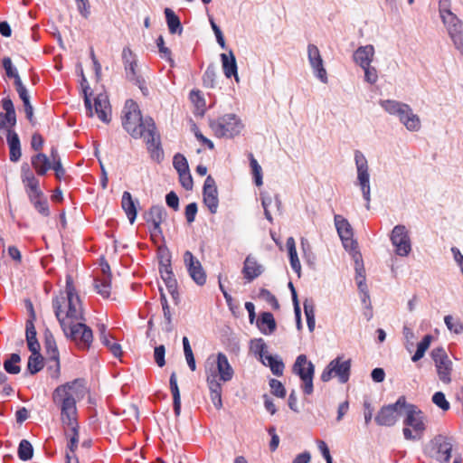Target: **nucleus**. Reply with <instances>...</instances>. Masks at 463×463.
<instances>
[{
    "label": "nucleus",
    "instance_id": "a211bd4d",
    "mask_svg": "<svg viewBox=\"0 0 463 463\" xmlns=\"http://www.w3.org/2000/svg\"><path fill=\"white\" fill-rule=\"evenodd\" d=\"M307 58L315 76L319 79L321 82L326 83L327 73L324 67L320 52L315 44L309 43L307 45Z\"/></svg>",
    "mask_w": 463,
    "mask_h": 463
},
{
    "label": "nucleus",
    "instance_id": "e2e57ef3",
    "mask_svg": "<svg viewBox=\"0 0 463 463\" xmlns=\"http://www.w3.org/2000/svg\"><path fill=\"white\" fill-rule=\"evenodd\" d=\"M364 71V80L370 84H374L378 80V73L377 70L371 66H364V68H362Z\"/></svg>",
    "mask_w": 463,
    "mask_h": 463
},
{
    "label": "nucleus",
    "instance_id": "79ce46f5",
    "mask_svg": "<svg viewBox=\"0 0 463 463\" xmlns=\"http://www.w3.org/2000/svg\"><path fill=\"white\" fill-rule=\"evenodd\" d=\"M3 67L5 71L6 76L8 78L14 79V85L15 88H19L20 86H23V82L21 80V78L17 72V70L15 67L13 66L12 61L9 57H5L2 61Z\"/></svg>",
    "mask_w": 463,
    "mask_h": 463
},
{
    "label": "nucleus",
    "instance_id": "f704fd0d",
    "mask_svg": "<svg viewBox=\"0 0 463 463\" xmlns=\"http://www.w3.org/2000/svg\"><path fill=\"white\" fill-rule=\"evenodd\" d=\"M261 363L269 366L274 375L280 376L283 374L284 363L277 355L267 354L263 359H260Z\"/></svg>",
    "mask_w": 463,
    "mask_h": 463
},
{
    "label": "nucleus",
    "instance_id": "6ab92c4d",
    "mask_svg": "<svg viewBox=\"0 0 463 463\" xmlns=\"http://www.w3.org/2000/svg\"><path fill=\"white\" fill-rule=\"evenodd\" d=\"M335 225L340 239L343 241L345 248H347L349 244L356 247V242L353 240V229L349 222L340 214H335Z\"/></svg>",
    "mask_w": 463,
    "mask_h": 463
},
{
    "label": "nucleus",
    "instance_id": "1a4fd4ad",
    "mask_svg": "<svg viewBox=\"0 0 463 463\" xmlns=\"http://www.w3.org/2000/svg\"><path fill=\"white\" fill-rule=\"evenodd\" d=\"M293 373L299 376L303 382V392L310 395L314 391L313 378L315 373V365L308 361L306 354H299L293 365Z\"/></svg>",
    "mask_w": 463,
    "mask_h": 463
},
{
    "label": "nucleus",
    "instance_id": "72a5a7b5",
    "mask_svg": "<svg viewBox=\"0 0 463 463\" xmlns=\"http://www.w3.org/2000/svg\"><path fill=\"white\" fill-rule=\"evenodd\" d=\"M380 105L382 108L390 115H394L396 117H400L409 107L408 104L392 100V99H385L381 100Z\"/></svg>",
    "mask_w": 463,
    "mask_h": 463
},
{
    "label": "nucleus",
    "instance_id": "c9c22d12",
    "mask_svg": "<svg viewBox=\"0 0 463 463\" xmlns=\"http://www.w3.org/2000/svg\"><path fill=\"white\" fill-rule=\"evenodd\" d=\"M108 105L109 101L107 96L103 94H99L94 99L95 112L99 118L105 123H109L110 121V118L106 111Z\"/></svg>",
    "mask_w": 463,
    "mask_h": 463
},
{
    "label": "nucleus",
    "instance_id": "de8ad7c7",
    "mask_svg": "<svg viewBox=\"0 0 463 463\" xmlns=\"http://www.w3.org/2000/svg\"><path fill=\"white\" fill-rule=\"evenodd\" d=\"M17 453L21 460L28 461L33 456V448L27 439H22L19 443Z\"/></svg>",
    "mask_w": 463,
    "mask_h": 463
},
{
    "label": "nucleus",
    "instance_id": "4be33fe9",
    "mask_svg": "<svg viewBox=\"0 0 463 463\" xmlns=\"http://www.w3.org/2000/svg\"><path fill=\"white\" fill-rule=\"evenodd\" d=\"M220 58L225 77L228 79L234 77L236 81H239L238 66L233 52L230 50L229 53H221Z\"/></svg>",
    "mask_w": 463,
    "mask_h": 463
},
{
    "label": "nucleus",
    "instance_id": "e433bc0d",
    "mask_svg": "<svg viewBox=\"0 0 463 463\" xmlns=\"http://www.w3.org/2000/svg\"><path fill=\"white\" fill-rule=\"evenodd\" d=\"M165 15L170 33L180 35L183 33L180 18L168 7L165 9Z\"/></svg>",
    "mask_w": 463,
    "mask_h": 463
},
{
    "label": "nucleus",
    "instance_id": "2f4dec72",
    "mask_svg": "<svg viewBox=\"0 0 463 463\" xmlns=\"http://www.w3.org/2000/svg\"><path fill=\"white\" fill-rule=\"evenodd\" d=\"M31 163L39 175H44L52 167V164L47 156L43 153H38L32 156Z\"/></svg>",
    "mask_w": 463,
    "mask_h": 463
},
{
    "label": "nucleus",
    "instance_id": "cd10ccee",
    "mask_svg": "<svg viewBox=\"0 0 463 463\" xmlns=\"http://www.w3.org/2000/svg\"><path fill=\"white\" fill-rule=\"evenodd\" d=\"M137 200H134L129 192L125 191L122 194L121 207L124 210L129 222L133 224L137 219Z\"/></svg>",
    "mask_w": 463,
    "mask_h": 463
},
{
    "label": "nucleus",
    "instance_id": "6e6552de",
    "mask_svg": "<svg viewBox=\"0 0 463 463\" xmlns=\"http://www.w3.org/2000/svg\"><path fill=\"white\" fill-rule=\"evenodd\" d=\"M451 439L443 435L435 436L424 448V453L439 462H448L451 457Z\"/></svg>",
    "mask_w": 463,
    "mask_h": 463
},
{
    "label": "nucleus",
    "instance_id": "5fc2aeb1",
    "mask_svg": "<svg viewBox=\"0 0 463 463\" xmlns=\"http://www.w3.org/2000/svg\"><path fill=\"white\" fill-rule=\"evenodd\" d=\"M444 322L449 331L456 334H460L463 332V324L458 319L455 320L452 316H446L444 317Z\"/></svg>",
    "mask_w": 463,
    "mask_h": 463
},
{
    "label": "nucleus",
    "instance_id": "bf43d9fd",
    "mask_svg": "<svg viewBox=\"0 0 463 463\" xmlns=\"http://www.w3.org/2000/svg\"><path fill=\"white\" fill-rule=\"evenodd\" d=\"M220 379H217V374L215 372H212L211 373H207L206 375V383L210 392H222V383H220Z\"/></svg>",
    "mask_w": 463,
    "mask_h": 463
},
{
    "label": "nucleus",
    "instance_id": "aec40b11",
    "mask_svg": "<svg viewBox=\"0 0 463 463\" xmlns=\"http://www.w3.org/2000/svg\"><path fill=\"white\" fill-rule=\"evenodd\" d=\"M29 306H30V309H31V318L28 319L25 324V336H26L28 349L30 350V352L33 354H36L40 353L41 346H40V344L36 337L37 333H36L34 324H33V320L35 319V315L33 310L32 303H29Z\"/></svg>",
    "mask_w": 463,
    "mask_h": 463
},
{
    "label": "nucleus",
    "instance_id": "6e6d98bb",
    "mask_svg": "<svg viewBox=\"0 0 463 463\" xmlns=\"http://www.w3.org/2000/svg\"><path fill=\"white\" fill-rule=\"evenodd\" d=\"M269 384L270 387V392L273 395L279 398H285L287 392L280 381L277 379H270Z\"/></svg>",
    "mask_w": 463,
    "mask_h": 463
},
{
    "label": "nucleus",
    "instance_id": "2eb2a0df",
    "mask_svg": "<svg viewBox=\"0 0 463 463\" xmlns=\"http://www.w3.org/2000/svg\"><path fill=\"white\" fill-rule=\"evenodd\" d=\"M455 48L463 55V22L455 14L442 20Z\"/></svg>",
    "mask_w": 463,
    "mask_h": 463
},
{
    "label": "nucleus",
    "instance_id": "c85d7f7f",
    "mask_svg": "<svg viewBox=\"0 0 463 463\" xmlns=\"http://www.w3.org/2000/svg\"><path fill=\"white\" fill-rule=\"evenodd\" d=\"M256 326L263 335H271L277 328V323L270 312L260 313L256 320Z\"/></svg>",
    "mask_w": 463,
    "mask_h": 463
},
{
    "label": "nucleus",
    "instance_id": "9b49d317",
    "mask_svg": "<svg viewBox=\"0 0 463 463\" xmlns=\"http://www.w3.org/2000/svg\"><path fill=\"white\" fill-rule=\"evenodd\" d=\"M405 406V396H400L394 403L381 408L374 418L375 422L380 426H393L399 419L402 409H404Z\"/></svg>",
    "mask_w": 463,
    "mask_h": 463
},
{
    "label": "nucleus",
    "instance_id": "4468645a",
    "mask_svg": "<svg viewBox=\"0 0 463 463\" xmlns=\"http://www.w3.org/2000/svg\"><path fill=\"white\" fill-rule=\"evenodd\" d=\"M122 60L126 71V77L128 80L134 82L145 93L147 89L145 87V80L137 75V63L132 51L128 47H125L122 51Z\"/></svg>",
    "mask_w": 463,
    "mask_h": 463
},
{
    "label": "nucleus",
    "instance_id": "58836bf2",
    "mask_svg": "<svg viewBox=\"0 0 463 463\" xmlns=\"http://www.w3.org/2000/svg\"><path fill=\"white\" fill-rule=\"evenodd\" d=\"M170 390L173 395V406L175 416H179L181 412V397L177 384L175 373H172L169 379Z\"/></svg>",
    "mask_w": 463,
    "mask_h": 463
},
{
    "label": "nucleus",
    "instance_id": "13d9d810",
    "mask_svg": "<svg viewBox=\"0 0 463 463\" xmlns=\"http://www.w3.org/2000/svg\"><path fill=\"white\" fill-rule=\"evenodd\" d=\"M250 165L252 169L256 185L257 186L261 185L262 184L261 167L252 155H250Z\"/></svg>",
    "mask_w": 463,
    "mask_h": 463
},
{
    "label": "nucleus",
    "instance_id": "338daca9",
    "mask_svg": "<svg viewBox=\"0 0 463 463\" xmlns=\"http://www.w3.org/2000/svg\"><path fill=\"white\" fill-rule=\"evenodd\" d=\"M179 181L181 185L187 191L193 189V178L190 170L179 173Z\"/></svg>",
    "mask_w": 463,
    "mask_h": 463
},
{
    "label": "nucleus",
    "instance_id": "09e8293b",
    "mask_svg": "<svg viewBox=\"0 0 463 463\" xmlns=\"http://www.w3.org/2000/svg\"><path fill=\"white\" fill-rule=\"evenodd\" d=\"M161 278L164 280L169 294L172 296L173 299L176 301L179 294L177 290V280L174 273L162 276Z\"/></svg>",
    "mask_w": 463,
    "mask_h": 463
},
{
    "label": "nucleus",
    "instance_id": "ea45409f",
    "mask_svg": "<svg viewBox=\"0 0 463 463\" xmlns=\"http://www.w3.org/2000/svg\"><path fill=\"white\" fill-rule=\"evenodd\" d=\"M16 91L19 95V98L22 99L24 107V112L26 114V118L31 123H33V109L30 102V96L27 89L24 85L16 88Z\"/></svg>",
    "mask_w": 463,
    "mask_h": 463
},
{
    "label": "nucleus",
    "instance_id": "864d4df0",
    "mask_svg": "<svg viewBox=\"0 0 463 463\" xmlns=\"http://www.w3.org/2000/svg\"><path fill=\"white\" fill-rule=\"evenodd\" d=\"M160 300H161V304H162L164 317L167 324L165 330L167 332H170L172 330V326H171L172 317H171L170 307H169L165 295L162 292H161V296H160Z\"/></svg>",
    "mask_w": 463,
    "mask_h": 463
},
{
    "label": "nucleus",
    "instance_id": "7ed1b4c3",
    "mask_svg": "<svg viewBox=\"0 0 463 463\" xmlns=\"http://www.w3.org/2000/svg\"><path fill=\"white\" fill-rule=\"evenodd\" d=\"M55 300H58L61 305V317L65 318V321L81 322L86 320L81 301L76 293L71 276L66 278L65 292H61L60 296L52 298L53 309Z\"/></svg>",
    "mask_w": 463,
    "mask_h": 463
},
{
    "label": "nucleus",
    "instance_id": "a18cd8bd",
    "mask_svg": "<svg viewBox=\"0 0 463 463\" xmlns=\"http://www.w3.org/2000/svg\"><path fill=\"white\" fill-rule=\"evenodd\" d=\"M20 361V354L14 353L10 354L9 358L4 362V369L10 374H17L21 372V367L17 365Z\"/></svg>",
    "mask_w": 463,
    "mask_h": 463
},
{
    "label": "nucleus",
    "instance_id": "69168bd1",
    "mask_svg": "<svg viewBox=\"0 0 463 463\" xmlns=\"http://www.w3.org/2000/svg\"><path fill=\"white\" fill-rule=\"evenodd\" d=\"M165 347L164 345H160L155 347L154 358H155V362L156 363V364L159 367H163L165 364Z\"/></svg>",
    "mask_w": 463,
    "mask_h": 463
},
{
    "label": "nucleus",
    "instance_id": "423d86ee",
    "mask_svg": "<svg viewBox=\"0 0 463 463\" xmlns=\"http://www.w3.org/2000/svg\"><path fill=\"white\" fill-rule=\"evenodd\" d=\"M354 164L356 167V184L360 187L364 200L365 201V208L370 209L371 202V186L368 161L365 156L360 151H354Z\"/></svg>",
    "mask_w": 463,
    "mask_h": 463
},
{
    "label": "nucleus",
    "instance_id": "37998d69",
    "mask_svg": "<svg viewBox=\"0 0 463 463\" xmlns=\"http://www.w3.org/2000/svg\"><path fill=\"white\" fill-rule=\"evenodd\" d=\"M44 366L43 357L38 353L36 354H31L27 362V371L30 374L33 375L39 373Z\"/></svg>",
    "mask_w": 463,
    "mask_h": 463
},
{
    "label": "nucleus",
    "instance_id": "bb28decb",
    "mask_svg": "<svg viewBox=\"0 0 463 463\" xmlns=\"http://www.w3.org/2000/svg\"><path fill=\"white\" fill-rule=\"evenodd\" d=\"M216 365L221 381L226 383L232 379L234 371L230 364L227 356L223 353H218Z\"/></svg>",
    "mask_w": 463,
    "mask_h": 463
},
{
    "label": "nucleus",
    "instance_id": "ddd939ff",
    "mask_svg": "<svg viewBox=\"0 0 463 463\" xmlns=\"http://www.w3.org/2000/svg\"><path fill=\"white\" fill-rule=\"evenodd\" d=\"M404 410L406 414L403 420L404 426L411 428L414 432L422 438L426 430L423 412L416 405L407 402Z\"/></svg>",
    "mask_w": 463,
    "mask_h": 463
},
{
    "label": "nucleus",
    "instance_id": "4d7b16f0",
    "mask_svg": "<svg viewBox=\"0 0 463 463\" xmlns=\"http://www.w3.org/2000/svg\"><path fill=\"white\" fill-rule=\"evenodd\" d=\"M432 402L444 411H447L450 408V404L446 399L445 394L442 392H436L432 395Z\"/></svg>",
    "mask_w": 463,
    "mask_h": 463
},
{
    "label": "nucleus",
    "instance_id": "3c124183",
    "mask_svg": "<svg viewBox=\"0 0 463 463\" xmlns=\"http://www.w3.org/2000/svg\"><path fill=\"white\" fill-rule=\"evenodd\" d=\"M250 350L263 359L267 353V345L262 338H256L250 341Z\"/></svg>",
    "mask_w": 463,
    "mask_h": 463
},
{
    "label": "nucleus",
    "instance_id": "7c9ffc66",
    "mask_svg": "<svg viewBox=\"0 0 463 463\" xmlns=\"http://www.w3.org/2000/svg\"><path fill=\"white\" fill-rule=\"evenodd\" d=\"M399 120L409 131L416 132L420 129V119L418 115L413 113L410 106L399 117Z\"/></svg>",
    "mask_w": 463,
    "mask_h": 463
},
{
    "label": "nucleus",
    "instance_id": "f03ea898",
    "mask_svg": "<svg viewBox=\"0 0 463 463\" xmlns=\"http://www.w3.org/2000/svg\"><path fill=\"white\" fill-rule=\"evenodd\" d=\"M80 386V380L75 379L57 386L52 395L53 403L61 410V420L62 425L71 431L67 446L69 451L66 453H70L74 458H76L74 453L79 443L76 398L79 397V387Z\"/></svg>",
    "mask_w": 463,
    "mask_h": 463
},
{
    "label": "nucleus",
    "instance_id": "680f3d73",
    "mask_svg": "<svg viewBox=\"0 0 463 463\" xmlns=\"http://www.w3.org/2000/svg\"><path fill=\"white\" fill-rule=\"evenodd\" d=\"M156 45L158 47L159 52L161 53V56L163 58L166 59L170 62V65L173 66L174 61L171 58V51L167 47L165 46V41H164L163 36H159L157 38Z\"/></svg>",
    "mask_w": 463,
    "mask_h": 463
},
{
    "label": "nucleus",
    "instance_id": "f3484780",
    "mask_svg": "<svg viewBox=\"0 0 463 463\" xmlns=\"http://www.w3.org/2000/svg\"><path fill=\"white\" fill-rule=\"evenodd\" d=\"M203 197V203L210 213L213 214L216 213L219 205L218 190L215 180L212 175H208L204 181Z\"/></svg>",
    "mask_w": 463,
    "mask_h": 463
},
{
    "label": "nucleus",
    "instance_id": "39448f33",
    "mask_svg": "<svg viewBox=\"0 0 463 463\" xmlns=\"http://www.w3.org/2000/svg\"><path fill=\"white\" fill-rule=\"evenodd\" d=\"M209 126L219 138H233L244 128L241 119L234 113L224 114L216 119H211Z\"/></svg>",
    "mask_w": 463,
    "mask_h": 463
},
{
    "label": "nucleus",
    "instance_id": "0eeeda50",
    "mask_svg": "<svg viewBox=\"0 0 463 463\" xmlns=\"http://www.w3.org/2000/svg\"><path fill=\"white\" fill-rule=\"evenodd\" d=\"M351 375V359H344L343 355H338L329 362L321 373V381L329 382L332 378H337L342 384L349 381Z\"/></svg>",
    "mask_w": 463,
    "mask_h": 463
},
{
    "label": "nucleus",
    "instance_id": "052dcab7",
    "mask_svg": "<svg viewBox=\"0 0 463 463\" xmlns=\"http://www.w3.org/2000/svg\"><path fill=\"white\" fill-rule=\"evenodd\" d=\"M16 125V118H13L6 113L0 112V129H8Z\"/></svg>",
    "mask_w": 463,
    "mask_h": 463
},
{
    "label": "nucleus",
    "instance_id": "dca6fc26",
    "mask_svg": "<svg viewBox=\"0 0 463 463\" xmlns=\"http://www.w3.org/2000/svg\"><path fill=\"white\" fill-rule=\"evenodd\" d=\"M184 263L191 279L198 286H203L206 283V273L200 260L194 254L186 250L184 253Z\"/></svg>",
    "mask_w": 463,
    "mask_h": 463
},
{
    "label": "nucleus",
    "instance_id": "774afa93",
    "mask_svg": "<svg viewBox=\"0 0 463 463\" xmlns=\"http://www.w3.org/2000/svg\"><path fill=\"white\" fill-rule=\"evenodd\" d=\"M301 247L303 251V257L308 263H313L315 256L311 250V246L308 241L305 238L301 239Z\"/></svg>",
    "mask_w": 463,
    "mask_h": 463
},
{
    "label": "nucleus",
    "instance_id": "0e129e2a",
    "mask_svg": "<svg viewBox=\"0 0 463 463\" xmlns=\"http://www.w3.org/2000/svg\"><path fill=\"white\" fill-rule=\"evenodd\" d=\"M439 12L441 20L447 19L449 15H455L450 10V0H439Z\"/></svg>",
    "mask_w": 463,
    "mask_h": 463
},
{
    "label": "nucleus",
    "instance_id": "20e7f679",
    "mask_svg": "<svg viewBox=\"0 0 463 463\" xmlns=\"http://www.w3.org/2000/svg\"><path fill=\"white\" fill-rule=\"evenodd\" d=\"M54 314L65 336L81 349H89L93 340V333L84 322H67L61 317V305L54 301Z\"/></svg>",
    "mask_w": 463,
    "mask_h": 463
},
{
    "label": "nucleus",
    "instance_id": "a878e982",
    "mask_svg": "<svg viewBox=\"0 0 463 463\" xmlns=\"http://www.w3.org/2000/svg\"><path fill=\"white\" fill-rule=\"evenodd\" d=\"M44 347L50 360L55 363L56 371H60L59 351L53 335L49 329L44 331Z\"/></svg>",
    "mask_w": 463,
    "mask_h": 463
},
{
    "label": "nucleus",
    "instance_id": "5701e85b",
    "mask_svg": "<svg viewBox=\"0 0 463 463\" xmlns=\"http://www.w3.org/2000/svg\"><path fill=\"white\" fill-rule=\"evenodd\" d=\"M374 47L372 44L358 47L354 54L353 60L361 68L368 66L372 63L374 57Z\"/></svg>",
    "mask_w": 463,
    "mask_h": 463
},
{
    "label": "nucleus",
    "instance_id": "c756f323",
    "mask_svg": "<svg viewBox=\"0 0 463 463\" xmlns=\"http://www.w3.org/2000/svg\"><path fill=\"white\" fill-rule=\"evenodd\" d=\"M399 120L409 131L416 132L420 129V119L418 115L413 113L410 106L399 117Z\"/></svg>",
    "mask_w": 463,
    "mask_h": 463
},
{
    "label": "nucleus",
    "instance_id": "8fccbe9b",
    "mask_svg": "<svg viewBox=\"0 0 463 463\" xmlns=\"http://www.w3.org/2000/svg\"><path fill=\"white\" fill-rule=\"evenodd\" d=\"M113 337L111 335H103L100 342L109 348L114 357L120 358L123 354L121 345L118 343H113L111 341Z\"/></svg>",
    "mask_w": 463,
    "mask_h": 463
},
{
    "label": "nucleus",
    "instance_id": "f8f14e48",
    "mask_svg": "<svg viewBox=\"0 0 463 463\" xmlns=\"http://www.w3.org/2000/svg\"><path fill=\"white\" fill-rule=\"evenodd\" d=\"M390 240L395 248V253L401 257H406L411 250V242L407 228L402 224L393 227Z\"/></svg>",
    "mask_w": 463,
    "mask_h": 463
},
{
    "label": "nucleus",
    "instance_id": "f257e3e1",
    "mask_svg": "<svg viewBox=\"0 0 463 463\" xmlns=\"http://www.w3.org/2000/svg\"><path fill=\"white\" fill-rule=\"evenodd\" d=\"M121 119L123 128L135 139L144 138L151 157L160 162L164 158V152L154 119L149 116L143 117L133 99L126 100Z\"/></svg>",
    "mask_w": 463,
    "mask_h": 463
},
{
    "label": "nucleus",
    "instance_id": "c03bdc74",
    "mask_svg": "<svg viewBox=\"0 0 463 463\" xmlns=\"http://www.w3.org/2000/svg\"><path fill=\"white\" fill-rule=\"evenodd\" d=\"M216 78L217 73L215 66L213 63L209 64L202 77L203 87L214 89L216 87Z\"/></svg>",
    "mask_w": 463,
    "mask_h": 463
},
{
    "label": "nucleus",
    "instance_id": "9d476101",
    "mask_svg": "<svg viewBox=\"0 0 463 463\" xmlns=\"http://www.w3.org/2000/svg\"><path fill=\"white\" fill-rule=\"evenodd\" d=\"M430 356L434 362L439 380L444 384H449L452 381L453 363L445 349L442 347L434 348Z\"/></svg>",
    "mask_w": 463,
    "mask_h": 463
},
{
    "label": "nucleus",
    "instance_id": "412c9836",
    "mask_svg": "<svg viewBox=\"0 0 463 463\" xmlns=\"http://www.w3.org/2000/svg\"><path fill=\"white\" fill-rule=\"evenodd\" d=\"M165 215V210L162 205H153L144 217L146 222L152 223L154 232L162 233L161 223Z\"/></svg>",
    "mask_w": 463,
    "mask_h": 463
},
{
    "label": "nucleus",
    "instance_id": "a19ab883",
    "mask_svg": "<svg viewBox=\"0 0 463 463\" xmlns=\"http://www.w3.org/2000/svg\"><path fill=\"white\" fill-rule=\"evenodd\" d=\"M304 313L307 318L308 330L313 332L316 326L315 306L312 299H306L303 303Z\"/></svg>",
    "mask_w": 463,
    "mask_h": 463
},
{
    "label": "nucleus",
    "instance_id": "49530a36",
    "mask_svg": "<svg viewBox=\"0 0 463 463\" xmlns=\"http://www.w3.org/2000/svg\"><path fill=\"white\" fill-rule=\"evenodd\" d=\"M431 340L432 336L430 335H426L423 336L421 341L417 345L416 352L411 357L412 362H417L424 356L425 352L430 347Z\"/></svg>",
    "mask_w": 463,
    "mask_h": 463
},
{
    "label": "nucleus",
    "instance_id": "b1692460",
    "mask_svg": "<svg viewBox=\"0 0 463 463\" xmlns=\"http://www.w3.org/2000/svg\"><path fill=\"white\" fill-rule=\"evenodd\" d=\"M6 142L9 147L10 161L18 162L22 156L21 142L18 134L14 129H7Z\"/></svg>",
    "mask_w": 463,
    "mask_h": 463
},
{
    "label": "nucleus",
    "instance_id": "4c0bfd02",
    "mask_svg": "<svg viewBox=\"0 0 463 463\" xmlns=\"http://www.w3.org/2000/svg\"><path fill=\"white\" fill-rule=\"evenodd\" d=\"M288 251V257H289V262L292 269L298 273V276H300L301 271V265L300 261L298 257L297 249H296V242L293 237H288L287 239L286 242Z\"/></svg>",
    "mask_w": 463,
    "mask_h": 463
},
{
    "label": "nucleus",
    "instance_id": "603ef678",
    "mask_svg": "<svg viewBox=\"0 0 463 463\" xmlns=\"http://www.w3.org/2000/svg\"><path fill=\"white\" fill-rule=\"evenodd\" d=\"M173 165L178 174L189 170L187 159L180 153L174 156Z\"/></svg>",
    "mask_w": 463,
    "mask_h": 463
},
{
    "label": "nucleus",
    "instance_id": "473e14b6",
    "mask_svg": "<svg viewBox=\"0 0 463 463\" xmlns=\"http://www.w3.org/2000/svg\"><path fill=\"white\" fill-rule=\"evenodd\" d=\"M93 287L98 294L104 298H108L110 296L111 290V274L102 278H95Z\"/></svg>",
    "mask_w": 463,
    "mask_h": 463
},
{
    "label": "nucleus",
    "instance_id": "393cba45",
    "mask_svg": "<svg viewBox=\"0 0 463 463\" xmlns=\"http://www.w3.org/2000/svg\"><path fill=\"white\" fill-rule=\"evenodd\" d=\"M264 269L262 265L259 264L256 258L251 255H248L244 260L242 273L244 278L249 281H252L260 276Z\"/></svg>",
    "mask_w": 463,
    "mask_h": 463
}]
</instances>
